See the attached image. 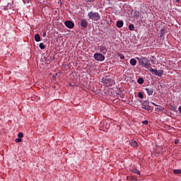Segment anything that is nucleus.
I'll use <instances>...</instances> for the list:
<instances>
[{"label": "nucleus", "mask_w": 181, "mask_h": 181, "mask_svg": "<svg viewBox=\"0 0 181 181\" xmlns=\"http://www.w3.org/2000/svg\"><path fill=\"white\" fill-rule=\"evenodd\" d=\"M138 60L141 67H144V69H149L151 66V60L146 57L138 58Z\"/></svg>", "instance_id": "nucleus-1"}, {"label": "nucleus", "mask_w": 181, "mask_h": 181, "mask_svg": "<svg viewBox=\"0 0 181 181\" xmlns=\"http://www.w3.org/2000/svg\"><path fill=\"white\" fill-rule=\"evenodd\" d=\"M88 16L90 21H100V18L101 16H100V13L94 11H90L88 14Z\"/></svg>", "instance_id": "nucleus-2"}, {"label": "nucleus", "mask_w": 181, "mask_h": 181, "mask_svg": "<svg viewBox=\"0 0 181 181\" xmlns=\"http://www.w3.org/2000/svg\"><path fill=\"white\" fill-rule=\"evenodd\" d=\"M110 123H108L107 121L103 120L102 122H100L99 129H100V131H104V132H107L110 129Z\"/></svg>", "instance_id": "nucleus-3"}, {"label": "nucleus", "mask_w": 181, "mask_h": 181, "mask_svg": "<svg viewBox=\"0 0 181 181\" xmlns=\"http://www.w3.org/2000/svg\"><path fill=\"white\" fill-rule=\"evenodd\" d=\"M93 57L98 62H104L105 60V57L100 53H95Z\"/></svg>", "instance_id": "nucleus-4"}, {"label": "nucleus", "mask_w": 181, "mask_h": 181, "mask_svg": "<svg viewBox=\"0 0 181 181\" xmlns=\"http://www.w3.org/2000/svg\"><path fill=\"white\" fill-rule=\"evenodd\" d=\"M102 82L103 83L104 86H106V87L112 86V84H114V81L110 78H102Z\"/></svg>", "instance_id": "nucleus-5"}, {"label": "nucleus", "mask_w": 181, "mask_h": 181, "mask_svg": "<svg viewBox=\"0 0 181 181\" xmlns=\"http://www.w3.org/2000/svg\"><path fill=\"white\" fill-rule=\"evenodd\" d=\"M142 110H145L146 111H149L151 110V106H149V101L144 100L141 103Z\"/></svg>", "instance_id": "nucleus-6"}, {"label": "nucleus", "mask_w": 181, "mask_h": 181, "mask_svg": "<svg viewBox=\"0 0 181 181\" xmlns=\"http://www.w3.org/2000/svg\"><path fill=\"white\" fill-rule=\"evenodd\" d=\"M64 25L69 29H73V28H74V23H73V21H65L64 22Z\"/></svg>", "instance_id": "nucleus-7"}, {"label": "nucleus", "mask_w": 181, "mask_h": 181, "mask_svg": "<svg viewBox=\"0 0 181 181\" xmlns=\"http://www.w3.org/2000/svg\"><path fill=\"white\" fill-rule=\"evenodd\" d=\"M99 47H100V53H103V54H107V52H108V49L105 46L100 45Z\"/></svg>", "instance_id": "nucleus-8"}, {"label": "nucleus", "mask_w": 181, "mask_h": 181, "mask_svg": "<svg viewBox=\"0 0 181 181\" xmlns=\"http://www.w3.org/2000/svg\"><path fill=\"white\" fill-rule=\"evenodd\" d=\"M87 25H88L87 21H86L85 19H81V28H83V29H86V28H87Z\"/></svg>", "instance_id": "nucleus-9"}, {"label": "nucleus", "mask_w": 181, "mask_h": 181, "mask_svg": "<svg viewBox=\"0 0 181 181\" xmlns=\"http://www.w3.org/2000/svg\"><path fill=\"white\" fill-rule=\"evenodd\" d=\"M144 90L146 91L148 95H153V88H146Z\"/></svg>", "instance_id": "nucleus-10"}, {"label": "nucleus", "mask_w": 181, "mask_h": 181, "mask_svg": "<svg viewBox=\"0 0 181 181\" xmlns=\"http://www.w3.org/2000/svg\"><path fill=\"white\" fill-rule=\"evenodd\" d=\"M131 172H132V173H135V175H141V172L136 168H132L131 170Z\"/></svg>", "instance_id": "nucleus-11"}, {"label": "nucleus", "mask_w": 181, "mask_h": 181, "mask_svg": "<svg viewBox=\"0 0 181 181\" xmlns=\"http://www.w3.org/2000/svg\"><path fill=\"white\" fill-rule=\"evenodd\" d=\"M117 28H122L124 26V22L122 21H118L117 22Z\"/></svg>", "instance_id": "nucleus-12"}, {"label": "nucleus", "mask_w": 181, "mask_h": 181, "mask_svg": "<svg viewBox=\"0 0 181 181\" xmlns=\"http://www.w3.org/2000/svg\"><path fill=\"white\" fill-rule=\"evenodd\" d=\"M130 145L131 146H133V148H136L138 146V143L136 141H132Z\"/></svg>", "instance_id": "nucleus-13"}, {"label": "nucleus", "mask_w": 181, "mask_h": 181, "mask_svg": "<svg viewBox=\"0 0 181 181\" xmlns=\"http://www.w3.org/2000/svg\"><path fill=\"white\" fill-rule=\"evenodd\" d=\"M130 64L132 66H136V59L132 58L130 59Z\"/></svg>", "instance_id": "nucleus-14"}, {"label": "nucleus", "mask_w": 181, "mask_h": 181, "mask_svg": "<svg viewBox=\"0 0 181 181\" xmlns=\"http://www.w3.org/2000/svg\"><path fill=\"white\" fill-rule=\"evenodd\" d=\"M150 71L152 74H154L155 76H157L158 74V71L157 69H153V68L150 69Z\"/></svg>", "instance_id": "nucleus-15"}, {"label": "nucleus", "mask_w": 181, "mask_h": 181, "mask_svg": "<svg viewBox=\"0 0 181 181\" xmlns=\"http://www.w3.org/2000/svg\"><path fill=\"white\" fill-rule=\"evenodd\" d=\"M35 42H40V35L39 34H35Z\"/></svg>", "instance_id": "nucleus-16"}, {"label": "nucleus", "mask_w": 181, "mask_h": 181, "mask_svg": "<svg viewBox=\"0 0 181 181\" xmlns=\"http://www.w3.org/2000/svg\"><path fill=\"white\" fill-rule=\"evenodd\" d=\"M173 173H175V175H181V170H178V169L173 170Z\"/></svg>", "instance_id": "nucleus-17"}, {"label": "nucleus", "mask_w": 181, "mask_h": 181, "mask_svg": "<svg viewBox=\"0 0 181 181\" xmlns=\"http://www.w3.org/2000/svg\"><path fill=\"white\" fill-rule=\"evenodd\" d=\"M144 78H139L138 80H137V83L139 84H144Z\"/></svg>", "instance_id": "nucleus-18"}, {"label": "nucleus", "mask_w": 181, "mask_h": 181, "mask_svg": "<svg viewBox=\"0 0 181 181\" xmlns=\"http://www.w3.org/2000/svg\"><path fill=\"white\" fill-rule=\"evenodd\" d=\"M39 47H40V49H41V50H43L44 49H45L46 46H45V45H43V42H41L39 45Z\"/></svg>", "instance_id": "nucleus-19"}, {"label": "nucleus", "mask_w": 181, "mask_h": 181, "mask_svg": "<svg viewBox=\"0 0 181 181\" xmlns=\"http://www.w3.org/2000/svg\"><path fill=\"white\" fill-rule=\"evenodd\" d=\"M129 30H135V27L134 26V24H130L129 25Z\"/></svg>", "instance_id": "nucleus-20"}, {"label": "nucleus", "mask_w": 181, "mask_h": 181, "mask_svg": "<svg viewBox=\"0 0 181 181\" xmlns=\"http://www.w3.org/2000/svg\"><path fill=\"white\" fill-rule=\"evenodd\" d=\"M163 74V70H159L157 71V76H159L160 77V76H162Z\"/></svg>", "instance_id": "nucleus-21"}, {"label": "nucleus", "mask_w": 181, "mask_h": 181, "mask_svg": "<svg viewBox=\"0 0 181 181\" xmlns=\"http://www.w3.org/2000/svg\"><path fill=\"white\" fill-rule=\"evenodd\" d=\"M138 95L139 98H144V93L141 92L138 93Z\"/></svg>", "instance_id": "nucleus-22"}, {"label": "nucleus", "mask_w": 181, "mask_h": 181, "mask_svg": "<svg viewBox=\"0 0 181 181\" xmlns=\"http://www.w3.org/2000/svg\"><path fill=\"white\" fill-rule=\"evenodd\" d=\"M16 144H19V142H22V139L21 138L16 139Z\"/></svg>", "instance_id": "nucleus-23"}, {"label": "nucleus", "mask_w": 181, "mask_h": 181, "mask_svg": "<svg viewBox=\"0 0 181 181\" xmlns=\"http://www.w3.org/2000/svg\"><path fill=\"white\" fill-rule=\"evenodd\" d=\"M18 138H23V133H22V132H20V133H18Z\"/></svg>", "instance_id": "nucleus-24"}, {"label": "nucleus", "mask_w": 181, "mask_h": 181, "mask_svg": "<svg viewBox=\"0 0 181 181\" xmlns=\"http://www.w3.org/2000/svg\"><path fill=\"white\" fill-rule=\"evenodd\" d=\"M156 111H157V112H162V111H163V108H159V107H156Z\"/></svg>", "instance_id": "nucleus-25"}, {"label": "nucleus", "mask_w": 181, "mask_h": 181, "mask_svg": "<svg viewBox=\"0 0 181 181\" xmlns=\"http://www.w3.org/2000/svg\"><path fill=\"white\" fill-rule=\"evenodd\" d=\"M23 1L25 5H26V4H29V0H23Z\"/></svg>", "instance_id": "nucleus-26"}, {"label": "nucleus", "mask_w": 181, "mask_h": 181, "mask_svg": "<svg viewBox=\"0 0 181 181\" xmlns=\"http://www.w3.org/2000/svg\"><path fill=\"white\" fill-rule=\"evenodd\" d=\"M142 124H144V125H148V120L143 121Z\"/></svg>", "instance_id": "nucleus-27"}, {"label": "nucleus", "mask_w": 181, "mask_h": 181, "mask_svg": "<svg viewBox=\"0 0 181 181\" xmlns=\"http://www.w3.org/2000/svg\"><path fill=\"white\" fill-rule=\"evenodd\" d=\"M86 2H95V0H85Z\"/></svg>", "instance_id": "nucleus-28"}, {"label": "nucleus", "mask_w": 181, "mask_h": 181, "mask_svg": "<svg viewBox=\"0 0 181 181\" xmlns=\"http://www.w3.org/2000/svg\"><path fill=\"white\" fill-rule=\"evenodd\" d=\"M171 110H172V111H175V112H177L175 107H173V108Z\"/></svg>", "instance_id": "nucleus-29"}, {"label": "nucleus", "mask_w": 181, "mask_h": 181, "mask_svg": "<svg viewBox=\"0 0 181 181\" xmlns=\"http://www.w3.org/2000/svg\"><path fill=\"white\" fill-rule=\"evenodd\" d=\"M119 57H120V59H125V57L124 55H122V54H120Z\"/></svg>", "instance_id": "nucleus-30"}, {"label": "nucleus", "mask_w": 181, "mask_h": 181, "mask_svg": "<svg viewBox=\"0 0 181 181\" xmlns=\"http://www.w3.org/2000/svg\"><path fill=\"white\" fill-rule=\"evenodd\" d=\"M178 111L180 112V114H181V106H180L179 107H178Z\"/></svg>", "instance_id": "nucleus-31"}, {"label": "nucleus", "mask_w": 181, "mask_h": 181, "mask_svg": "<svg viewBox=\"0 0 181 181\" xmlns=\"http://www.w3.org/2000/svg\"><path fill=\"white\" fill-rule=\"evenodd\" d=\"M42 36L45 37V36H46V33H43Z\"/></svg>", "instance_id": "nucleus-32"}, {"label": "nucleus", "mask_w": 181, "mask_h": 181, "mask_svg": "<svg viewBox=\"0 0 181 181\" xmlns=\"http://www.w3.org/2000/svg\"><path fill=\"white\" fill-rule=\"evenodd\" d=\"M151 104H153V105H155V106H156L157 105L156 104H155L154 103H151Z\"/></svg>", "instance_id": "nucleus-33"}, {"label": "nucleus", "mask_w": 181, "mask_h": 181, "mask_svg": "<svg viewBox=\"0 0 181 181\" xmlns=\"http://www.w3.org/2000/svg\"><path fill=\"white\" fill-rule=\"evenodd\" d=\"M176 2L177 3L180 2V0H176Z\"/></svg>", "instance_id": "nucleus-34"}, {"label": "nucleus", "mask_w": 181, "mask_h": 181, "mask_svg": "<svg viewBox=\"0 0 181 181\" xmlns=\"http://www.w3.org/2000/svg\"><path fill=\"white\" fill-rule=\"evenodd\" d=\"M151 62H153V60L151 59Z\"/></svg>", "instance_id": "nucleus-35"}]
</instances>
